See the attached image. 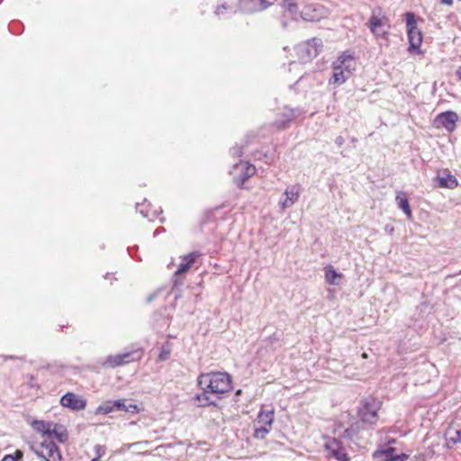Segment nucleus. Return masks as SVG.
I'll use <instances>...</instances> for the list:
<instances>
[{
	"mask_svg": "<svg viewBox=\"0 0 461 461\" xmlns=\"http://www.w3.org/2000/svg\"><path fill=\"white\" fill-rule=\"evenodd\" d=\"M197 384L203 391L195 397L200 406L214 405L215 402L211 399V394H223L232 388L230 375L221 372L201 374Z\"/></svg>",
	"mask_w": 461,
	"mask_h": 461,
	"instance_id": "obj_1",
	"label": "nucleus"
},
{
	"mask_svg": "<svg viewBox=\"0 0 461 461\" xmlns=\"http://www.w3.org/2000/svg\"><path fill=\"white\" fill-rule=\"evenodd\" d=\"M381 402L372 396L363 398L358 406V417L363 423L374 425L378 420L377 412L381 408Z\"/></svg>",
	"mask_w": 461,
	"mask_h": 461,
	"instance_id": "obj_2",
	"label": "nucleus"
},
{
	"mask_svg": "<svg viewBox=\"0 0 461 461\" xmlns=\"http://www.w3.org/2000/svg\"><path fill=\"white\" fill-rule=\"evenodd\" d=\"M322 47L321 39L312 38L296 46L295 50L301 63H307L312 60L319 54Z\"/></svg>",
	"mask_w": 461,
	"mask_h": 461,
	"instance_id": "obj_3",
	"label": "nucleus"
},
{
	"mask_svg": "<svg viewBox=\"0 0 461 461\" xmlns=\"http://www.w3.org/2000/svg\"><path fill=\"white\" fill-rule=\"evenodd\" d=\"M388 19L385 17L383 9L380 6L372 10L369 22L367 23L371 32L376 37H385L388 34Z\"/></svg>",
	"mask_w": 461,
	"mask_h": 461,
	"instance_id": "obj_4",
	"label": "nucleus"
},
{
	"mask_svg": "<svg viewBox=\"0 0 461 461\" xmlns=\"http://www.w3.org/2000/svg\"><path fill=\"white\" fill-rule=\"evenodd\" d=\"M405 16L408 40L410 43L409 52L411 53L414 50H418V53H420V46L422 42V34L417 28L415 14L413 13H406Z\"/></svg>",
	"mask_w": 461,
	"mask_h": 461,
	"instance_id": "obj_5",
	"label": "nucleus"
},
{
	"mask_svg": "<svg viewBox=\"0 0 461 461\" xmlns=\"http://www.w3.org/2000/svg\"><path fill=\"white\" fill-rule=\"evenodd\" d=\"M44 461H62L61 453L52 440L44 439L38 447H32Z\"/></svg>",
	"mask_w": 461,
	"mask_h": 461,
	"instance_id": "obj_6",
	"label": "nucleus"
},
{
	"mask_svg": "<svg viewBox=\"0 0 461 461\" xmlns=\"http://www.w3.org/2000/svg\"><path fill=\"white\" fill-rule=\"evenodd\" d=\"M140 357L141 352L140 350L126 352L123 354L107 357L103 365L110 367H115L139 360Z\"/></svg>",
	"mask_w": 461,
	"mask_h": 461,
	"instance_id": "obj_7",
	"label": "nucleus"
},
{
	"mask_svg": "<svg viewBox=\"0 0 461 461\" xmlns=\"http://www.w3.org/2000/svg\"><path fill=\"white\" fill-rule=\"evenodd\" d=\"M373 456L376 461H405L408 457L405 454L395 453V448L390 446L375 450Z\"/></svg>",
	"mask_w": 461,
	"mask_h": 461,
	"instance_id": "obj_8",
	"label": "nucleus"
},
{
	"mask_svg": "<svg viewBox=\"0 0 461 461\" xmlns=\"http://www.w3.org/2000/svg\"><path fill=\"white\" fill-rule=\"evenodd\" d=\"M276 0H240L239 7L243 13H256L267 9Z\"/></svg>",
	"mask_w": 461,
	"mask_h": 461,
	"instance_id": "obj_9",
	"label": "nucleus"
},
{
	"mask_svg": "<svg viewBox=\"0 0 461 461\" xmlns=\"http://www.w3.org/2000/svg\"><path fill=\"white\" fill-rule=\"evenodd\" d=\"M356 62L353 56L349 53L344 52L332 63L333 70H342L348 72V75L352 74L355 70Z\"/></svg>",
	"mask_w": 461,
	"mask_h": 461,
	"instance_id": "obj_10",
	"label": "nucleus"
},
{
	"mask_svg": "<svg viewBox=\"0 0 461 461\" xmlns=\"http://www.w3.org/2000/svg\"><path fill=\"white\" fill-rule=\"evenodd\" d=\"M60 403L62 406L73 411L84 410L86 406V401L73 393L64 394L60 399Z\"/></svg>",
	"mask_w": 461,
	"mask_h": 461,
	"instance_id": "obj_11",
	"label": "nucleus"
},
{
	"mask_svg": "<svg viewBox=\"0 0 461 461\" xmlns=\"http://www.w3.org/2000/svg\"><path fill=\"white\" fill-rule=\"evenodd\" d=\"M457 121V114L455 112L447 111L439 113L434 121L435 125L446 128L448 131L455 129L456 122Z\"/></svg>",
	"mask_w": 461,
	"mask_h": 461,
	"instance_id": "obj_12",
	"label": "nucleus"
},
{
	"mask_svg": "<svg viewBox=\"0 0 461 461\" xmlns=\"http://www.w3.org/2000/svg\"><path fill=\"white\" fill-rule=\"evenodd\" d=\"M235 171L240 172V181L238 182V185H242L247 179H249L250 176H252L255 172L256 168L253 165L248 163V162H242L236 163L234 165Z\"/></svg>",
	"mask_w": 461,
	"mask_h": 461,
	"instance_id": "obj_13",
	"label": "nucleus"
},
{
	"mask_svg": "<svg viewBox=\"0 0 461 461\" xmlns=\"http://www.w3.org/2000/svg\"><path fill=\"white\" fill-rule=\"evenodd\" d=\"M329 454L339 461H348V454L337 440H332L326 444Z\"/></svg>",
	"mask_w": 461,
	"mask_h": 461,
	"instance_id": "obj_14",
	"label": "nucleus"
},
{
	"mask_svg": "<svg viewBox=\"0 0 461 461\" xmlns=\"http://www.w3.org/2000/svg\"><path fill=\"white\" fill-rule=\"evenodd\" d=\"M199 257L197 252H191L182 258V262L180 263L178 268L175 272V276H180L185 272H187L195 262L196 258Z\"/></svg>",
	"mask_w": 461,
	"mask_h": 461,
	"instance_id": "obj_15",
	"label": "nucleus"
},
{
	"mask_svg": "<svg viewBox=\"0 0 461 461\" xmlns=\"http://www.w3.org/2000/svg\"><path fill=\"white\" fill-rule=\"evenodd\" d=\"M296 115H297V111L288 108V107H285L284 111L281 114V118L277 119L276 121L275 124L278 128L284 129L287 126L288 122H290L292 120H294L295 118Z\"/></svg>",
	"mask_w": 461,
	"mask_h": 461,
	"instance_id": "obj_16",
	"label": "nucleus"
},
{
	"mask_svg": "<svg viewBox=\"0 0 461 461\" xmlns=\"http://www.w3.org/2000/svg\"><path fill=\"white\" fill-rule=\"evenodd\" d=\"M53 424V422H46L44 420H34L32 422V427L34 430L41 433L42 437L45 438L44 439H48L50 435V430Z\"/></svg>",
	"mask_w": 461,
	"mask_h": 461,
	"instance_id": "obj_17",
	"label": "nucleus"
},
{
	"mask_svg": "<svg viewBox=\"0 0 461 461\" xmlns=\"http://www.w3.org/2000/svg\"><path fill=\"white\" fill-rule=\"evenodd\" d=\"M53 438H55L59 443H64L68 440V436L63 426L54 423L48 440H52Z\"/></svg>",
	"mask_w": 461,
	"mask_h": 461,
	"instance_id": "obj_18",
	"label": "nucleus"
},
{
	"mask_svg": "<svg viewBox=\"0 0 461 461\" xmlns=\"http://www.w3.org/2000/svg\"><path fill=\"white\" fill-rule=\"evenodd\" d=\"M438 180L439 185L441 187H445V188L452 189V188L456 187L458 185L456 176H454L453 175H451L447 172H443L442 174H438Z\"/></svg>",
	"mask_w": 461,
	"mask_h": 461,
	"instance_id": "obj_19",
	"label": "nucleus"
},
{
	"mask_svg": "<svg viewBox=\"0 0 461 461\" xmlns=\"http://www.w3.org/2000/svg\"><path fill=\"white\" fill-rule=\"evenodd\" d=\"M284 195L285 198L281 201L282 207L289 208L291 207L299 197V190L297 187L294 186L290 190H285Z\"/></svg>",
	"mask_w": 461,
	"mask_h": 461,
	"instance_id": "obj_20",
	"label": "nucleus"
},
{
	"mask_svg": "<svg viewBox=\"0 0 461 461\" xmlns=\"http://www.w3.org/2000/svg\"><path fill=\"white\" fill-rule=\"evenodd\" d=\"M325 278L330 285H338L342 275L338 273L332 266H328L325 267Z\"/></svg>",
	"mask_w": 461,
	"mask_h": 461,
	"instance_id": "obj_21",
	"label": "nucleus"
},
{
	"mask_svg": "<svg viewBox=\"0 0 461 461\" xmlns=\"http://www.w3.org/2000/svg\"><path fill=\"white\" fill-rule=\"evenodd\" d=\"M396 203L398 207L401 208L410 218L411 216V210L406 194L403 192H398L396 195Z\"/></svg>",
	"mask_w": 461,
	"mask_h": 461,
	"instance_id": "obj_22",
	"label": "nucleus"
},
{
	"mask_svg": "<svg viewBox=\"0 0 461 461\" xmlns=\"http://www.w3.org/2000/svg\"><path fill=\"white\" fill-rule=\"evenodd\" d=\"M274 420V411H260L257 418V423L261 426L271 428Z\"/></svg>",
	"mask_w": 461,
	"mask_h": 461,
	"instance_id": "obj_23",
	"label": "nucleus"
},
{
	"mask_svg": "<svg viewBox=\"0 0 461 461\" xmlns=\"http://www.w3.org/2000/svg\"><path fill=\"white\" fill-rule=\"evenodd\" d=\"M351 75H348V72H343L342 70H333L332 77L329 80L330 85L340 86L347 81V79Z\"/></svg>",
	"mask_w": 461,
	"mask_h": 461,
	"instance_id": "obj_24",
	"label": "nucleus"
},
{
	"mask_svg": "<svg viewBox=\"0 0 461 461\" xmlns=\"http://www.w3.org/2000/svg\"><path fill=\"white\" fill-rule=\"evenodd\" d=\"M446 440L447 446H449L450 444H461V429L456 430L448 429L446 432Z\"/></svg>",
	"mask_w": 461,
	"mask_h": 461,
	"instance_id": "obj_25",
	"label": "nucleus"
},
{
	"mask_svg": "<svg viewBox=\"0 0 461 461\" xmlns=\"http://www.w3.org/2000/svg\"><path fill=\"white\" fill-rule=\"evenodd\" d=\"M129 425L131 427H137L138 429L142 430V432L140 433V437H142V438H150L151 437V431L147 429L149 427V422L147 421V420H140L138 422H131Z\"/></svg>",
	"mask_w": 461,
	"mask_h": 461,
	"instance_id": "obj_26",
	"label": "nucleus"
},
{
	"mask_svg": "<svg viewBox=\"0 0 461 461\" xmlns=\"http://www.w3.org/2000/svg\"><path fill=\"white\" fill-rule=\"evenodd\" d=\"M234 12L233 8L227 5L226 3L218 5L214 11L215 15H217L219 18H225L229 14H232Z\"/></svg>",
	"mask_w": 461,
	"mask_h": 461,
	"instance_id": "obj_27",
	"label": "nucleus"
},
{
	"mask_svg": "<svg viewBox=\"0 0 461 461\" xmlns=\"http://www.w3.org/2000/svg\"><path fill=\"white\" fill-rule=\"evenodd\" d=\"M113 411H115L113 402L109 401L99 405L95 410V414H108Z\"/></svg>",
	"mask_w": 461,
	"mask_h": 461,
	"instance_id": "obj_28",
	"label": "nucleus"
},
{
	"mask_svg": "<svg viewBox=\"0 0 461 461\" xmlns=\"http://www.w3.org/2000/svg\"><path fill=\"white\" fill-rule=\"evenodd\" d=\"M271 428L266 426H257L255 428L253 437L258 439H264L266 436L269 433Z\"/></svg>",
	"mask_w": 461,
	"mask_h": 461,
	"instance_id": "obj_29",
	"label": "nucleus"
},
{
	"mask_svg": "<svg viewBox=\"0 0 461 461\" xmlns=\"http://www.w3.org/2000/svg\"><path fill=\"white\" fill-rule=\"evenodd\" d=\"M95 451V457L92 459V461H98L101 457H103L105 455L106 447L102 445H95L94 447Z\"/></svg>",
	"mask_w": 461,
	"mask_h": 461,
	"instance_id": "obj_30",
	"label": "nucleus"
},
{
	"mask_svg": "<svg viewBox=\"0 0 461 461\" xmlns=\"http://www.w3.org/2000/svg\"><path fill=\"white\" fill-rule=\"evenodd\" d=\"M284 7L291 15L294 14L297 11V5L293 0H284Z\"/></svg>",
	"mask_w": 461,
	"mask_h": 461,
	"instance_id": "obj_31",
	"label": "nucleus"
},
{
	"mask_svg": "<svg viewBox=\"0 0 461 461\" xmlns=\"http://www.w3.org/2000/svg\"><path fill=\"white\" fill-rule=\"evenodd\" d=\"M125 399H119L113 402V406L115 407V411H126L127 404Z\"/></svg>",
	"mask_w": 461,
	"mask_h": 461,
	"instance_id": "obj_32",
	"label": "nucleus"
},
{
	"mask_svg": "<svg viewBox=\"0 0 461 461\" xmlns=\"http://www.w3.org/2000/svg\"><path fill=\"white\" fill-rule=\"evenodd\" d=\"M230 153L232 154L233 157H241V155H242L241 148L239 146H235L230 149Z\"/></svg>",
	"mask_w": 461,
	"mask_h": 461,
	"instance_id": "obj_33",
	"label": "nucleus"
},
{
	"mask_svg": "<svg viewBox=\"0 0 461 461\" xmlns=\"http://www.w3.org/2000/svg\"><path fill=\"white\" fill-rule=\"evenodd\" d=\"M139 411V408L136 404H127L126 412L136 413Z\"/></svg>",
	"mask_w": 461,
	"mask_h": 461,
	"instance_id": "obj_34",
	"label": "nucleus"
},
{
	"mask_svg": "<svg viewBox=\"0 0 461 461\" xmlns=\"http://www.w3.org/2000/svg\"><path fill=\"white\" fill-rule=\"evenodd\" d=\"M344 433L348 438H353V436L357 433V429L354 428V426H351V428L347 429Z\"/></svg>",
	"mask_w": 461,
	"mask_h": 461,
	"instance_id": "obj_35",
	"label": "nucleus"
},
{
	"mask_svg": "<svg viewBox=\"0 0 461 461\" xmlns=\"http://www.w3.org/2000/svg\"><path fill=\"white\" fill-rule=\"evenodd\" d=\"M183 285V280L176 277L175 280H174V285H173V287H172V292H174L177 286L179 285Z\"/></svg>",
	"mask_w": 461,
	"mask_h": 461,
	"instance_id": "obj_36",
	"label": "nucleus"
},
{
	"mask_svg": "<svg viewBox=\"0 0 461 461\" xmlns=\"http://www.w3.org/2000/svg\"><path fill=\"white\" fill-rule=\"evenodd\" d=\"M13 456L15 457L16 461H21L23 456V454L21 450H16L14 452V455H13Z\"/></svg>",
	"mask_w": 461,
	"mask_h": 461,
	"instance_id": "obj_37",
	"label": "nucleus"
},
{
	"mask_svg": "<svg viewBox=\"0 0 461 461\" xmlns=\"http://www.w3.org/2000/svg\"><path fill=\"white\" fill-rule=\"evenodd\" d=\"M345 142V140L342 136H338L335 140V143L339 146V147H341Z\"/></svg>",
	"mask_w": 461,
	"mask_h": 461,
	"instance_id": "obj_38",
	"label": "nucleus"
},
{
	"mask_svg": "<svg viewBox=\"0 0 461 461\" xmlns=\"http://www.w3.org/2000/svg\"><path fill=\"white\" fill-rule=\"evenodd\" d=\"M2 461H16L15 457L13 455H6L4 456Z\"/></svg>",
	"mask_w": 461,
	"mask_h": 461,
	"instance_id": "obj_39",
	"label": "nucleus"
},
{
	"mask_svg": "<svg viewBox=\"0 0 461 461\" xmlns=\"http://www.w3.org/2000/svg\"><path fill=\"white\" fill-rule=\"evenodd\" d=\"M140 204L137 203L136 209L144 216L148 217V212L142 209H140Z\"/></svg>",
	"mask_w": 461,
	"mask_h": 461,
	"instance_id": "obj_40",
	"label": "nucleus"
},
{
	"mask_svg": "<svg viewBox=\"0 0 461 461\" xmlns=\"http://www.w3.org/2000/svg\"><path fill=\"white\" fill-rule=\"evenodd\" d=\"M440 3L442 5H453V0H440Z\"/></svg>",
	"mask_w": 461,
	"mask_h": 461,
	"instance_id": "obj_41",
	"label": "nucleus"
},
{
	"mask_svg": "<svg viewBox=\"0 0 461 461\" xmlns=\"http://www.w3.org/2000/svg\"><path fill=\"white\" fill-rule=\"evenodd\" d=\"M456 75L459 80H461V66L456 69Z\"/></svg>",
	"mask_w": 461,
	"mask_h": 461,
	"instance_id": "obj_42",
	"label": "nucleus"
},
{
	"mask_svg": "<svg viewBox=\"0 0 461 461\" xmlns=\"http://www.w3.org/2000/svg\"><path fill=\"white\" fill-rule=\"evenodd\" d=\"M157 296V293L153 294H150L148 298H147V302L148 303H150L155 297Z\"/></svg>",
	"mask_w": 461,
	"mask_h": 461,
	"instance_id": "obj_43",
	"label": "nucleus"
},
{
	"mask_svg": "<svg viewBox=\"0 0 461 461\" xmlns=\"http://www.w3.org/2000/svg\"><path fill=\"white\" fill-rule=\"evenodd\" d=\"M297 65H298V64H297L296 62H294V61L290 63V66H291V67H296Z\"/></svg>",
	"mask_w": 461,
	"mask_h": 461,
	"instance_id": "obj_44",
	"label": "nucleus"
},
{
	"mask_svg": "<svg viewBox=\"0 0 461 461\" xmlns=\"http://www.w3.org/2000/svg\"><path fill=\"white\" fill-rule=\"evenodd\" d=\"M282 25H283L284 28H286V26H287L285 22H282Z\"/></svg>",
	"mask_w": 461,
	"mask_h": 461,
	"instance_id": "obj_45",
	"label": "nucleus"
}]
</instances>
